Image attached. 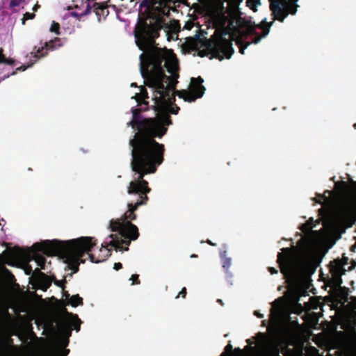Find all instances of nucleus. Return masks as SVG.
Here are the masks:
<instances>
[{"instance_id":"obj_1","label":"nucleus","mask_w":356,"mask_h":356,"mask_svg":"<svg viewBox=\"0 0 356 356\" xmlns=\"http://www.w3.org/2000/svg\"><path fill=\"white\" fill-rule=\"evenodd\" d=\"M146 110V107L132 108V120L127 123V126L136 131L129 144L131 147V167L138 175L129 183L127 193L138 195L139 199L134 204H128V210L121 218L111 220L108 228L111 232L116 233L110 234L111 241L102 244L100 249V252L104 253L102 261L111 254L109 246L116 251H127L131 241L138 238V229L131 220H136L135 211L138 207L146 204L149 200L147 193L151 188L144 177L155 173L164 161V145L156 139H161L166 134L168 127L172 124L171 118L165 112L157 113L154 118H145L141 113Z\"/></svg>"},{"instance_id":"obj_2","label":"nucleus","mask_w":356,"mask_h":356,"mask_svg":"<svg viewBox=\"0 0 356 356\" xmlns=\"http://www.w3.org/2000/svg\"><path fill=\"white\" fill-rule=\"evenodd\" d=\"M140 8H145L144 18L139 17L134 30L136 44L143 52L140 55V71L144 83L154 90V99L158 104H172L175 95L185 102H193L204 93L203 79L192 78L189 90L175 91L178 83L179 65L171 50L157 47L156 39L159 31L168 25L165 19L170 9L165 0H143Z\"/></svg>"},{"instance_id":"obj_3","label":"nucleus","mask_w":356,"mask_h":356,"mask_svg":"<svg viewBox=\"0 0 356 356\" xmlns=\"http://www.w3.org/2000/svg\"><path fill=\"white\" fill-rule=\"evenodd\" d=\"M96 245V240L90 236H81L72 240L61 241L58 240H46L34 243L31 250H24L19 247H15L9 251V257L13 259H27L31 254L38 266L44 269L45 257L39 252L47 256H59L65 259L70 269L76 273L79 270L80 261L83 262L82 257L88 254L92 261H95L94 256L89 254Z\"/></svg>"},{"instance_id":"obj_4","label":"nucleus","mask_w":356,"mask_h":356,"mask_svg":"<svg viewBox=\"0 0 356 356\" xmlns=\"http://www.w3.org/2000/svg\"><path fill=\"white\" fill-rule=\"evenodd\" d=\"M243 0H224V58L229 59L234 52L232 42L238 46L239 52L244 54L252 43L257 44L266 37L273 22L264 19L257 25L243 17L239 5Z\"/></svg>"},{"instance_id":"obj_5","label":"nucleus","mask_w":356,"mask_h":356,"mask_svg":"<svg viewBox=\"0 0 356 356\" xmlns=\"http://www.w3.org/2000/svg\"><path fill=\"white\" fill-rule=\"evenodd\" d=\"M204 17L208 29H214L209 39H200L197 36L196 46L200 44L198 55L209 56L222 60V0H206L204 6Z\"/></svg>"},{"instance_id":"obj_6","label":"nucleus","mask_w":356,"mask_h":356,"mask_svg":"<svg viewBox=\"0 0 356 356\" xmlns=\"http://www.w3.org/2000/svg\"><path fill=\"white\" fill-rule=\"evenodd\" d=\"M282 252L277 254V263L281 273L284 278L293 280L297 276V264L293 257V252L290 248H283Z\"/></svg>"},{"instance_id":"obj_7","label":"nucleus","mask_w":356,"mask_h":356,"mask_svg":"<svg viewBox=\"0 0 356 356\" xmlns=\"http://www.w3.org/2000/svg\"><path fill=\"white\" fill-rule=\"evenodd\" d=\"M270 9L274 20L283 22L289 14L295 15L298 5V0H269Z\"/></svg>"},{"instance_id":"obj_8","label":"nucleus","mask_w":356,"mask_h":356,"mask_svg":"<svg viewBox=\"0 0 356 356\" xmlns=\"http://www.w3.org/2000/svg\"><path fill=\"white\" fill-rule=\"evenodd\" d=\"M64 313L65 317L60 323V327L67 337L62 344L63 347H65L69 343L68 339L72 334V330L74 329L79 332L82 322L77 314L68 312L66 309H64Z\"/></svg>"},{"instance_id":"obj_9","label":"nucleus","mask_w":356,"mask_h":356,"mask_svg":"<svg viewBox=\"0 0 356 356\" xmlns=\"http://www.w3.org/2000/svg\"><path fill=\"white\" fill-rule=\"evenodd\" d=\"M60 40L58 38H55L54 40L49 42H45L44 46L38 47L35 52H34V57L36 59L44 57L47 54V51H53L56 49V44L60 42Z\"/></svg>"},{"instance_id":"obj_10","label":"nucleus","mask_w":356,"mask_h":356,"mask_svg":"<svg viewBox=\"0 0 356 356\" xmlns=\"http://www.w3.org/2000/svg\"><path fill=\"white\" fill-rule=\"evenodd\" d=\"M93 8L99 21L102 17L105 18L109 13L108 6L104 3H94Z\"/></svg>"},{"instance_id":"obj_11","label":"nucleus","mask_w":356,"mask_h":356,"mask_svg":"<svg viewBox=\"0 0 356 356\" xmlns=\"http://www.w3.org/2000/svg\"><path fill=\"white\" fill-rule=\"evenodd\" d=\"M224 356H247V353L240 348L233 349L232 346L228 343L224 348Z\"/></svg>"},{"instance_id":"obj_12","label":"nucleus","mask_w":356,"mask_h":356,"mask_svg":"<svg viewBox=\"0 0 356 356\" xmlns=\"http://www.w3.org/2000/svg\"><path fill=\"white\" fill-rule=\"evenodd\" d=\"M136 102H138V106H142L144 104L145 106H147V102L145 101L146 99H148V93L145 88L141 86L140 92L139 93H136L134 96Z\"/></svg>"},{"instance_id":"obj_13","label":"nucleus","mask_w":356,"mask_h":356,"mask_svg":"<svg viewBox=\"0 0 356 356\" xmlns=\"http://www.w3.org/2000/svg\"><path fill=\"white\" fill-rule=\"evenodd\" d=\"M341 185L344 186L346 193L350 196H356V181L350 180V184L346 181H341Z\"/></svg>"},{"instance_id":"obj_14","label":"nucleus","mask_w":356,"mask_h":356,"mask_svg":"<svg viewBox=\"0 0 356 356\" xmlns=\"http://www.w3.org/2000/svg\"><path fill=\"white\" fill-rule=\"evenodd\" d=\"M13 344V339L10 337H0V352L7 350Z\"/></svg>"},{"instance_id":"obj_15","label":"nucleus","mask_w":356,"mask_h":356,"mask_svg":"<svg viewBox=\"0 0 356 356\" xmlns=\"http://www.w3.org/2000/svg\"><path fill=\"white\" fill-rule=\"evenodd\" d=\"M35 271H37L39 273V275L41 278V288L43 290H47L51 286V281L49 280V277L44 273H42L38 268L35 270Z\"/></svg>"},{"instance_id":"obj_16","label":"nucleus","mask_w":356,"mask_h":356,"mask_svg":"<svg viewBox=\"0 0 356 356\" xmlns=\"http://www.w3.org/2000/svg\"><path fill=\"white\" fill-rule=\"evenodd\" d=\"M70 303L74 307H76L79 305H83V298H81L78 294L73 295L70 298Z\"/></svg>"},{"instance_id":"obj_17","label":"nucleus","mask_w":356,"mask_h":356,"mask_svg":"<svg viewBox=\"0 0 356 356\" xmlns=\"http://www.w3.org/2000/svg\"><path fill=\"white\" fill-rule=\"evenodd\" d=\"M314 226H315V225H314V219L312 218H310L306 222V223L302 225L301 230L303 232H309Z\"/></svg>"},{"instance_id":"obj_18","label":"nucleus","mask_w":356,"mask_h":356,"mask_svg":"<svg viewBox=\"0 0 356 356\" xmlns=\"http://www.w3.org/2000/svg\"><path fill=\"white\" fill-rule=\"evenodd\" d=\"M246 4L251 10L256 12L257 10V7L261 5V1L260 0H247Z\"/></svg>"},{"instance_id":"obj_19","label":"nucleus","mask_w":356,"mask_h":356,"mask_svg":"<svg viewBox=\"0 0 356 356\" xmlns=\"http://www.w3.org/2000/svg\"><path fill=\"white\" fill-rule=\"evenodd\" d=\"M24 0H10L9 8L13 10V13H16L17 10L15 7L19 6Z\"/></svg>"},{"instance_id":"obj_20","label":"nucleus","mask_w":356,"mask_h":356,"mask_svg":"<svg viewBox=\"0 0 356 356\" xmlns=\"http://www.w3.org/2000/svg\"><path fill=\"white\" fill-rule=\"evenodd\" d=\"M50 31L54 32L57 35H59L60 34V24L56 22L53 21L51 28H50Z\"/></svg>"},{"instance_id":"obj_21","label":"nucleus","mask_w":356,"mask_h":356,"mask_svg":"<svg viewBox=\"0 0 356 356\" xmlns=\"http://www.w3.org/2000/svg\"><path fill=\"white\" fill-rule=\"evenodd\" d=\"M35 17V15L34 13H31L29 12H26L24 14L23 18H22V24H25V21L28 19H33Z\"/></svg>"},{"instance_id":"obj_22","label":"nucleus","mask_w":356,"mask_h":356,"mask_svg":"<svg viewBox=\"0 0 356 356\" xmlns=\"http://www.w3.org/2000/svg\"><path fill=\"white\" fill-rule=\"evenodd\" d=\"M130 280L133 281L132 284H139L140 283L139 276L137 274L132 275Z\"/></svg>"},{"instance_id":"obj_23","label":"nucleus","mask_w":356,"mask_h":356,"mask_svg":"<svg viewBox=\"0 0 356 356\" xmlns=\"http://www.w3.org/2000/svg\"><path fill=\"white\" fill-rule=\"evenodd\" d=\"M186 293V288L183 287L181 291L179 293V294L176 296V298H178L179 296H181V298H185Z\"/></svg>"},{"instance_id":"obj_24","label":"nucleus","mask_w":356,"mask_h":356,"mask_svg":"<svg viewBox=\"0 0 356 356\" xmlns=\"http://www.w3.org/2000/svg\"><path fill=\"white\" fill-rule=\"evenodd\" d=\"M6 58H7L6 57V56L3 54V48H0V63H5Z\"/></svg>"},{"instance_id":"obj_25","label":"nucleus","mask_w":356,"mask_h":356,"mask_svg":"<svg viewBox=\"0 0 356 356\" xmlns=\"http://www.w3.org/2000/svg\"><path fill=\"white\" fill-rule=\"evenodd\" d=\"M58 353H59L61 356H67L69 353H70V350L69 349H59L58 351H57Z\"/></svg>"},{"instance_id":"obj_26","label":"nucleus","mask_w":356,"mask_h":356,"mask_svg":"<svg viewBox=\"0 0 356 356\" xmlns=\"http://www.w3.org/2000/svg\"><path fill=\"white\" fill-rule=\"evenodd\" d=\"M66 282V280H63L62 281H60V280H55L54 281V284L59 286V287H61L63 289V288H65V286H64V284Z\"/></svg>"},{"instance_id":"obj_27","label":"nucleus","mask_w":356,"mask_h":356,"mask_svg":"<svg viewBox=\"0 0 356 356\" xmlns=\"http://www.w3.org/2000/svg\"><path fill=\"white\" fill-rule=\"evenodd\" d=\"M3 64H7L9 65H15V60L10 58H7L5 63Z\"/></svg>"},{"instance_id":"obj_28","label":"nucleus","mask_w":356,"mask_h":356,"mask_svg":"<svg viewBox=\"0 0 356 356\" xmlns=\"http://www.w3.org/2000/svg\"><path fill=\"white\" fill-rule=\"evenodd\" d=\"M179 107L177 106H175V107H172L170 110V113L172 114H177L179 111Z\"/></svg>"},{"instance_id":"obj_29","label":"nucleus","mask_w":356,"mask_h":356,"mask_svg":"<svg viewBox=\"0 0 356 356\" xmlns=\"http://www.w3.org/2000/svg\"><path fill=\"white\" fill-rule=\"evenodd\" d=\"M113 268L115 270H119L120 269L122 268V264L120 262L115 263Z\"/></svg>"},{"instance_id":"obj_30","label":"nucleus","mask_w":356,"mask_h":356,"mask_svg":"<svg viewBox=\"0 0 356 356\" xmlns=\"http://www.w3.org/2000/svg\"><path fill=\"white\" fill-rule=\"evenodd\" d=\"M31 65H32V64H31V65H27V66H26V65H22V66H20V67H17V68L16 69V70H17V71H24L27 67H30V66H31Z\"/></svg>"},{"instance_id":"obj_31","label":"nucleus","mask_w":356,"mask_h":356,"mask_svg":"<svg viewBox=\"0 0 356 356\" xmlns=\"http://www.w3.org/2000/svg\"><path fill=\"white\" fill-rule=\"evenodd\" d=\"M268 271L270 273V274H277L278 273V270L273 268V267H268Z\"/></svg>"},{"instance_id":"obj_32","label":"nucleus","mask_w":356,"mask_h":356,"mask_svg":"<svg viewBox=\"0 0 356 356\" xmlns=\"http://www.w3.org/2000/svg\"><path fill=\"white\" fill-rule=\"evenodd\" d=\"M230 259L224 258V268L229 267L230 266Z\"/></svg>"},{"instance_id":"obj_33","label":"nucleus","mask_w":356,"mask_h":356,"mask_svg":"<svg viewBox=\"0 0 356 356\" xmlns=\"http://www.w3.org/2000/svg\"><path fill=\"white\" fill-rule=\"evenodd\" d=\"M63 296L66 299L70 298V296L67 291H65L64 289H63Z\"/></svg>"},{"instance_id":"obj_34","label":"nucleus","mask_w":356,"mask_h":356,"mask_svg":"<svg viewBox=\"0 0 356 356\" xmlns=\"http://www.w3.org/2000/svg\"><path fill=\"white\" fill-rule=\"evenodd\" d=\"M254 314L257 316L258 318H264V315L260 314L258 311H254Z\"/></svg>"},{"instance_id":"obj_35","label":"nucleus","mask_w":356,"mask_h":356,"mask_svg":"<svg viewBox=\"0 0 356 356\" xmlns=\"http://www.w3.org/2000/svg\"><path fill=\"white\" fill-rule=\"evenodd\" d=\"M319 197H320V200H316V202H318L319 204H322L321 200V199L327 200V197L325 195H320Z\"/></svg>"},{"instance_id":"obj_36","label":"nucleus","mask_w":356,"mask_h":356,"mask_svg":"<svg viewBox=\"0 0 356 356\" xmlns=\"http://www.w3.org/2000/svg\"><path fill=\"white\" fill-rule=\"evenodd\" d=\"M336 263H337V268L338 269H340L342 268V266L344 264H341V261L339 260H337V261H334Z\"/></svg>"},{"instance_id":"obj_37","label":"nucleus","mask_w":356,"mask_h":356,"mask_svg":"<svg viewBox=\"0 0 356 356\" xmlns=\"http://www.w3.org/2000/svg\"><path fill=\"white\" fill-rule=\"evenodd\" d=\"M90 9H91V8H90V5L88 4V5L87 6V8H86V11H85V13H84L83 14H84V15H86V14H88V13H90Z\"/></svg>"},{"instance_id":"obj_38","label":"nucleus","mask_w":356,"mask_h":356,"mask_svg":"<svg viewBox=\"0 0 356 356\" xmlns=\"http://www.w3.org/2000/svg\"><path fill=\"white\" fill-rule=\"evenodd\" d=\"M39 8H40V6H39L38 3H36V4L33 6V11H34V12H35V11H37V10H38V9Z\"/></svg>"},{"instance_id":"obj_39","label":"nucleus","mask_w":356,"mask_h":356,"mask_svg":"<svg viewBox=\"0 0 356 356\" xmlns=\"http://www.w3.org/2000/svg\"><path fill=\"white\" fill-rule=\"evenodd\" d=\"M32 271V268L31 266H29V268L26 270V273L29 275L31 272Z\"/></svg>"},{"instance_id":"obj_40","label":"nucleus","mask_w":356,"mask_h":356,"mask_svg":"<svg viewBox=\"0 0 356 356\" xmlns=\"http://www.w3.org/2000/svg\"><path fill=\"white\" fill-rule=\"evenodd\" d=\"M258 336L260 337L261 338H263V337H264V334L262 332H259Z\"/></svg>"},{"instance_id":"obj_41","label":"nucleus","mask_w":356,"mask_h":356,"mask_svg":"<svg viewBox=\"0 0 356 356\" xmlns=\"http://www.w3.org/2000/svg\"><path fill=\"white\" fill-rule=\"evenodd\" d=\"M217 302H218L220 305H222V300H221V299H218V300H217Z\"/></svg>"},{"instance_id":"obj_42","label":"nucleus","mask_w":356,"mask_h":356,"mask_svg":"<svg viewBox=\"0 0 356 356\" xmlns=\"http://www.w3.org/2000/svg\"><path fill=\"white\" fill-rule=\"evenodd\" d=\"M131 87H137V84H136V83H132L131 84Z\"/></svg>"},{"instance_id":"obj_43","label":"nucleus","mask_w":356,"mask_h":356,"mask_svg":"<svg viewBox=\"0 0 356 356\" xmlns=\"http://www.w3.org/2000/svg\"><path fill=\"white\" fill-rule=\"evenodd\" d=\"M53 356H61V355L56 352V353H55V354Z\"/></svg>"},{"instance_id":"obj_44","label":"nucleus","mask_w":356,"mask_h":356,"mask_svg":"<svg viewBox=\"0 0 356 356\" xmlns=\"http://www.w3.org/2000/svg\"><path fill=\"white\" fill-rule=\"evenodd\" d=\"M3 318L2 316L0 315V324L2 323Z\"/></svg>"},{"instance_id":"obj_45","label":"nucleus","mask_w":356,"mask_h":356,"mask_svg":"<svg viewBox=\"0 0 356 356\" xmlns=\"http://www.w3.org/2000/svg\"><path fill=\"white\" fill-rule=\"evenodd\" d=\"M247 342H248L249 344H251V343H252V342H251L250 339H248V340H247Z\"/></svg>"},{"instance_id":"obj_46","label":"nucleus","mask_w":356,"mask_h":356,"mask_svg":"<svg viewBox=\"0 0 356 356\" xmlns=\"http://www.w3.org/2000/svg\"><path fill=\"white\" fill-rule=\"evenodd\" d=\"M191 257H197V255L196 254H192Z\"/></svg>"},{"instance_id":"obj_47","label":"nucleus","mask_w":356,"mask_h":356,"mask_svg":"<svg viewBox=\"0 0 356 356\" xmlns=\"http://www.w3.org/2000/svg\"><path fill=\"white\" fill-rule=\"evenodd\" d=\"M28 170H29V171H32L33 170H32V168H28Z\"/></svg>"},{"instance_id":"obj_48","label":"nucleus","mask_w":356,"mask_h":356,"mask_svg":"<svg viewBox=\"0 0 356 356\" xmlns=\"http://www.w3.org/2000/svg\"><path fill=\"white\" fill-rule=\"evenodd\" d=\"M208 243H209V244H211V245H213V244L211 243V241H208Z\"/></svg>"},{"instance_id":"obj_49","label":"nucleus","mask_w":356,"mask_h":356,"mask_svg":"<svg viewBox=\"0 0 356 356\" xmlns=\"http://www.w3.org/2000/svg\"><path fill=\"white\" fill-rule=\"evenodd\" d=\"M6 315H7V316H8V315H9L8 312H6Z\"/></svg>"}]
</instances>
